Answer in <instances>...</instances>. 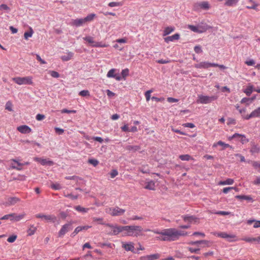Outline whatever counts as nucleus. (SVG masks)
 I'll list each match as a JSON object with an SVG mask.
<instances>
[{"label": "nucleus", "mask_w": 260, "mask_h": 260, "mask_svg": "<svg viewBox=\"0 0 260 260\" xmlns=\"http://www.w3.org/2000/svg\"><path fill=\"white\" fill-rule=\"evenodd\" d=\"M124 230L123 236L137 237L141 235L143 229L139 225H126L124 226Z\"/></svg>", "instance_id": "f257e3e1"}, {"label": "nucleus", "mask_w": 260, "mask_h": 260, "mask_svg": "<svg viewBox=\"0 0 260 260\" xmlns=\"http://www.w3.org/2000/svg\"><path fill=\"white\" fill-rule=\"evenodd\" d=\"M218 96L217 95L211 96L204 95L203 94H198L197 103L201 104H208L216 100Z\"/></svg>", "instance_id": "f03ea898"}, {"label": "nucleus", "mask_w": 260, "mask_h": 260, "mask_svg": "<svg viewBox=\"0 0 260 260\" xmlns=\"http://www.w3.org/2000/svg\"><path fill=\"white\" fill-rule=\"evenodd\" d=\"M187 233L182 231H178L175 228H170L169 241H174L179 239L180 236L187 235Z\"/></svg>", "instance_id": "7ed1b4c3"}, {"label": "nucleus", "mask_w": 260, "mask_h": 260, "mask_svg": "<svg viewBox=\"0 0 260 260\" xmlns=\"http://www.w3.org/2000/svg\"><path fill=\"white\" fill-rule=\"evenodd\" d=\"M32 77L26 76L24 77H17L12 78V80L18 85H32L33 82Z\"/></svg>", "instance_id": "20e7f679"}, {"label": "nucleus", "mask_w": 260, "mask_h": 260, "mask_svg": "<svg viewBox=\"0 0 260 260\" xmlns=\"http://www.w3.org/2000/svg\"><path fill=\"white\" fill-rule=\"evenodd\" d=\"M106 226L113 229L111 232L108 233V234L109 235L116 236L121 232H124V226H119L112 223H107Z\"/></svg>", "instance_id": "39448f33"}, {"label": "nucleus", "mask_w": 260, "mask_h": 260, "mask_svg": "<svg viewBox=\"0 0 260 260\" xmlns=\"http://www.w3.org/2000/svg\"><path fill=\"white\" fill-rule=\"evenodd\" d=\"M36 218L44 219L48 222L52 223L57 222V224H59V220L57 219V217L54 215H44L43 214H37L35 215Z\"/></svg>", "instance_id": "423d86ee"}, {"label": "nucleus", "mask_w": 260, "mask_h": 260, "mask_svg": "<svg viewBox=\"0 0 260 260\" xmlns=\"http://www.w3.org/2000/svg\"><path fill=\"white\" fill-rule=\"evenodd\" d=\"M72 221L68 222L63 225L58 233V237L61 238L69 231L73 229Z\"/></svg>", "instance_id": "0eeeda50"}, {"label": "nucleus", "mask_w": 260, "mask_h": 260, "mask_svg": "<svg viewBox=\"0 0 260 260\" xmlns=\"http://www.w3.org/2000/svg\"><path fill=\"white\" fill-rule=\"evenodd\" d=\"M152 232L156 234L161 235L164 236L163 237L161 238V240L164 241H169V240H166L169 239L170 236V228L166 229L160 231L158 229H155L154 230H152Z\"/></svg>", "instance_id": "6e6552de"}, {"label": "nucleus", "mask_w": 260, "mask_h": 260, "mask_svg": "<svg viewBox=\"0 0 260 260\" xmlns=\"http://www.w3.org/2000/svg\"><path fill=\"white\" fill-rule=\"evenodd\" d=\"M193 8L196 11L201 9L207 10L210 8V5L208 2H198L194 4Z\"/></svg>", "instance_id": "1a4fd4ad"}, {"label": "nucleus", "mask_w": 260, "mask_h": 260, "mask_svg": "<svg viewBox=\"0 0 260 260\" xmlns=\"http://www.w3.org/2000/svg\"><path fill=\"white\" fill-rule=\"evenodd\" d=\"M109 211V214L112 216H121L123 215L125 212V209L120 208L118 206L110 208Z\"/></svg>", "instance_id": "9d476101"}, {"label": "nucleus", "mask_w": 260, "mask_h": 260, "mask_svg": "<svg viewBox=\"0 0 260 260\" xmlns=\"http://www.w3.org/2000/svg\"><path fill=\"white\" fill-rule=\"evenodd\" d=\"M217 65L215 63H211L208 61H202L199 63H196L194 64V68L197 69H207L210 67H214Z\"/></svg>", "instance_id": "9b49d317"}, {"label": "nucleus", "mask_w": 260, "mask_h": 260, "mask_svg": "<svg viewBox=\"0 0 260 260\" xmlns=\"http://www.w3.org/2000/svg\"><path fill=\"white\" fill-rule=\"evenodd\" d=\"M214 235L220 238L226 239L229 242L233 241L234 240H232L231 239L236 238L235 235L228 234V233H226L225 232L214 233Z\"/></svg>", "instance_id": "f8f14e48"}, {"label": "nucleus", "mask_w": 260, "mask_h": 260, "mask_svg": "<svg viewBox=\"0 0 260 260\" xmlns=\"http://www.w3.org/2000/svg\"><path fill=\"white\" fill-rule=\"evenodd\" d=\"M235 137H239V140L241 142L242 144H246L249 142V139L246 138V136L244 134H240L239 133H235L231 136L229 137V140H231L235 138Z\"/></svg>", "instance_id": "ddd939ff"}, {"label": "nucleus", "mask_w": 260, "mask_h": 260, "mask_svg": "<svg viewBox=\"0 0 260 260\" xmlns=\"http://www.w3.org/2000/svg\"><path fill=\"white\" fill-rule=\"evenodd\" d=\"M34 160L39 162L42 166H52L54 165V162L49 159L41 157H35Z\"/></svg>", "instance_id": "4468645a"}, {"label": "nucleus", "mask_w": 260, "mask_h": 260, "mask_svg": "<svg viewBox=\"0 0 260 260\" xmlns=\"http://www.w3.org/2000/svg\"><path fill=\"white\" fill-rule=\"evenodd\" d=\"M188 28L190 29L191 31L198 33L203 32L204 31H206L208 28L207 25H206V27L203 28L202 27H198L193 25H189Z\"/></svg>", "instance_id": "2eb2a0df"}, {"label": "nucleus", "mask_w": 260, "mask_h": 260, "mask_svg": "<svg viewBox=\"0 0 260 260\" xmlns=\"http://www.w3.org/2000/svg\"><path fill=\"white\" fill-rule=\"evenodd\" d=\"M90 228L91 226L89 225L78 226L75 229L74 232L71 233V237H74L77 234H78V233H80V232H81L83 230H87Z\"/></svg>", "instance_id": "dca6fc26"}, {"label": "nucleus", "mask_w": 260, "mask_h": 260, "mask_svg": "<svg viewBox=\"0 0 260 260\" xmlns=\"http://www.w3.org/2000/svg\"><path fill=\"white\" fill-rule=\"evenodd\" d=\"M17 130L22 134H29L31 132V129L26 125H22L17 127Z\"/></svg>", "instance_id": "f3484780"}, {"label": "nucleus", "mask_w": 260, "mask_h": 260, "mask_svg": "<svg viewBox=\"0 0 260 260\" xmlns=\"http://www.w3.org/2000/svg\"><path fill=\"white\" fill-rule=\"evenodd\" d=\"M180 38V34L176 33L171 36H168L164 38L165 42L169 43L170 42H173L175 40H178Z\"/></svg>", "instance_id": "a211bd4d"}, {"label": "nucleus", "mask_w": 260, "mask_h": 260, "mask_svg": "<svg viewBox=\"0 0 260 260\" xmlns=\"http://www.w3.org/2000/svg\"><path fill=\"white\" fill-rule=\"evenodd\" d=\"M211 243L210 241L202 240H198L195 241H190L188 242V244L191 245H198L201 244H205L206 245L207 247H209L210 246V244Z\"/></svg>", "instance_id": "6ab92c4d"}, {"label": "nucleus", "mask_w": 260, "mask_h": 260, "mask_svg": "<svg viewBox=\"0 0 260 260\" xmlns=\"http://www.w3.org/2000/svg\"><path fill=\"white\" fill-rule=\"evenodd\" d=\"M256 96L257 94H254L251 98H243L240 102L241 104H246L247 105H249L256 99Z\"/></svg>", "instance_id": "aec40b11"}, {"label": "nucleus", "mask_w": 260, "mask_h": 260, "mask_svg": "<svg viewBox=\"0 0 260 260\" xmlns=\"http://www.w3.org/2000/svg\"><path fill=\"white\" fill-rule=\"evenodd\" d=\"M123 247L126 251H130L134 253H138V252L135 250V247L133 243H132L123 244Z\"/></svg>", "instance_id": "412c9836"}, {"label": "nucleus", "mask_w": 260, "mask_h": 260, "mask_svg": "<svg viewBox=\"0 0 260 260\" xmlns=\"http://www.w3.org/2000/svg\"><path fill=\"white\" fill-rule=\"evenodd\" d=\"M255 88H254L253 85L249 84L247 87L243 90V92L246 94L247 96H250L253 91H254Z\"/></svg>", "instance_id": "4be33fe9"}, {"label": "nucleus", "mask_w": 260, "mask_h": 260, "mask_svg": "<svg viewBox=\"0 0 260 260\" xmlns=\"http://www.w3.org/2000/svg\"><path fill=\"white\" fill-rule=\"evenodd\" d=\"M250 152L251 154L258 153L260 151V147L257 144L251 143Z\"/></svg>", "instance_id": "5701e85b"}, {"label": "nucleus", "mask_w": 260, "mask_h": 260, "mask_svg": "<svg viewBox=\"0 0 260 260\" xmlns=\"http://www.w3.org/2000/svg\"><path fill=\"white\" fill-rule=\"evenodd\" d=\"M182 218L185 222H188L189 223H191L193 221L196 222L197 219L196 216L188 215H183Z\"/></svg>", "instance_id": "b1692460"}, {"label": "nucleus", "mask_w": 260, "mask_h": 260, "mask_svg": "<svg viewBox=\"0 0 260 260\" xmlns=\"http://www.w3.org/2000/svg\"><path fill=\"white\" fill-rule=\"evenodd\" d=\"M126 150L132 152H136L141 149V147L139 145H127L125 147Z\"/></svg>", "instance_id": "393cba45"}, {"label": "nucleus", "mask_w": 260, "mask_h": 260, "mask_svg": "<svg viewBox=\"0 0 260 260\" xmlns=\"http://www.w3.org/2000/svg\"><path fill=\"white\" fill-rule=\"evenodd\" d=\"M235 198L239 200H245L251 203L253 202V200L251 196L237 195L235 196Z\"/></svg>", "instance_id": "a878e982"}, {"label": "nucleus", "mask_w": 260, "mask_h": 260, "mask_svg": "<svg viewBox=\"0 0 260 260\" xmlns=\"http://www.w3.org/2000/svg\"><path fill=\"white\" fill-rule=\"evenodd\" d=\"M144 188L148 190H154L155 189V182L153 180H150L146 182V184Z\"/></svg>", "instance_id": "bb28decb"}, {"label": "nucleus", "mask_w": 260, "mask_h": 260, "mask_svg": "<svg viewBox=\"0 0 260 260\" xmlns=\"http://www.w3.org/2000/svg\"><path fill=\"white\" fill-rule=\"evenodd\" d=\"M217 145H220V146H223V148H222L223 150L225 149L226 148H232V146L230 145L229 144L225 143L224 142H223L221 141H219L217 143H214L213 145V147H215Z\"/></svg>", "instance_id": "cd10ccee"}, {"label": "nucleus", "mask_w": 260, "mask_h": 260, "mask_svg": "<svg viewBox=\"0 0 260 260\" xmlns=\"http://www.w3.org/2000/svg\"><path fill=\"white\" fill-rule=\"evenodd\" d=\"M20 201V199L17 197H10L8 199L7 204L9 206L13 205L18 202Z\"/></svg>", "instance_id": "c85d7f7f"}, {"label": "nucleus", "mask_w": 260, "mask_h": 260, "mask_svg": "<svg viewBox=\"0 0 260 260\" xmlns=\"http://www.w3.org/2000/svg\"><path fill=\"white\" fill-rule=\"evenodd\" d=\"M85 23V21L84 18L76 19L74 20L73 25L76 27H79L83 25Z\"/></svg>", "instance_id": "c756f323"}, {"label": "nucleus", "mask_w": 260, "mask_h": 260, "mask_svg": "<svg viewBox=\"0 0 260 260\" xmlns=\"http://www.w3.org/2000/svg\"><path fill=\"white\" fill-rule=\"evenodd\" d=\"M12 160L16 164V165H14V164L12 165V168L13 169H16L17 170H22V166H23L22 164L19 162V161H18L16 159H12Z\"/></svg>", "instance_id": "7c9ffc66"}, {"label": "nucleus", "mask_w": 260, "mask_h": 260, "mask_svg": "<svg viewBox=\"0 0 260 260\" xmlns=\"http://www.w3.org/2000/svg\"><path fill=\"white\" fill-rule=\"evenodd\" d=\"M74 53L71 52H68L66 55L61 56V59L62 61H67L70 60L73 56Z\"/></svg>", "instance_id": "2f4dec72"}, {"label": "nucleus", "mask_w": 260, "mask_h": 260, "mask_svg": "<svg viewBox=\"0 0 260 260\" xmlns=\"http://www.w3.org/2000/svg\"><path fill=\"white\" fill-rule=\"evenodd\" d=\"M92 219L93 222H97V223L99 224L104 225L106 226V224L108 223H105V222H104V218L102 217H92Z\"/></svg>", "instance_id": "473e14b6"}, {"label": "nucleus", "mask_w": 260, "mask_h": 260, "mask_svg": "<svg viewBox=\"0 0 260 260\" xmlns=\"http://www.w3.org/2000/svg\"><path fill=\"white\" fill-rule=\"evenodd\" d=\"M174 30L175 27L174 26H168L165 28L163 31V36H166L174 31Z\"/></svg>", "instance_id": "72a5a7b5"}, {"label": "nucleus", "mask_w": 260, "mask_h": 260, "mask_svg": "<svg viewBox=\"0 0 260 260\" xmlns=\"http://www.w3.org/2000/svg\"><path fill=\"white\" fill-rule=\"evenodd\" d=\"M74 209H75L77 211L83 213H86L89 210L88 208L83 207L80 205L74 206Z\"/></svg>", "instance_id": "f704fd0d"}, {"label": "nucleus", "mask_w": 260, "mask_h": 260, "mask_svg": "<svg viewBox=\"0 0 260 260\" xmlns=\"http://www.w3.org/2000/svg\"><path fill=\"white\" fill-rule=\"evenodd\" d=\"M234 180L232 178H228L224 181H220L219 183V185H232L234 183Z\"/></svg>", "instance_id": "c9c22d12"}, {"label": "nucleus", "mask_w": 260, "mask_h": 260, "mask_svg": "<svg viewBox=\"0 0 260 260\" xmlns=\"http://www.w3.org/2000/svg\"><path fill=\"white\" fill-rule=\"evenodd\" d=\"M179 158L183 161H189L193 160V158L189 154H182L179 156Z\"/></svg>", "instance_id": "e433bc0d"}, {"label": "nucleus", "mask_w": 260, "mask_h": 260, "mask_svg": "<svg viewBox=\"0 0 260 260\" xmlns=\"http://www.w3.org/2000/svg\"><path fill=\"white\" fill-rule=\"evenodd\" d=\"M250 116H252V118L260 117V107L253 110L250 113Z\"/></svg>", "instance_id": "4c0bfd02"}, {"label": "nucleus", "mask_w": 260, "mask_h": 260, "mask_svg": "<svg viewBox=\"0 0 260 260\" xmlns=\"http://www.w3.org/2000/svg\"><path fill=\"white\" fill-rule=\"evenodd\" d=\"M253 222H254V224L253 225V228H258L260 227V220H256L254 219H253V220L250 219V220H248L247 222V224H251Z\"/></svg>", "instance_id": "58836bf2"}, {"label": "nucleus", "mask_w": 260, "mask_h": 260, "mask_svg": "<svg viewBox=\"0 0 260 260\" xmlns=\"http://www.w3.org/2000/svg\"><path fill=\"white\" fill-rule=\"evenodd\" d=\"M14 214V216H13V218H11V220H14L16 221H18L20 220H21L23 217L24 215V214H19L17 215L15 213H13Z\"/></svg>", "instance_id": "ea45409f"}, {"label": "nucleus", "mask_w": 260, "mask_h": 260, "mask_svg": "<svg viewBox=\"0 0 260 260\" xmlns=\"http://www.w3.org/2000/svg\"><path fill=\"white\" fill-rule=\"evenodd\" d=\"M239 0H227L225 3V5L232 7L237 5Z\"/></svg>", "instance_id": "a19ab883"}, {"label": "nucleus", "mask_w": 260, "mask_h": 260, "mask_svg": "<svg viewBox=\"0 0 260 260\" xmlns=\"http://www.w3.org/2000/svg\"><path fill=\"white\" fill-rule=\"evenodd\" d=\"M95 14L93 13H91L88 14L87 16H86L85 18H84V19L86 22H90L91 21L93 18L95 17Z\"/></svg>", "instance_id": "79ce46f5"}, {"label": "nucleus", "mask_w": 260, "mask_h": 260, "mask_svg": "<svg viewBox=\"0 0 260 260\" xmlns=\"http://www.w3.org/2000/svg\"><path fill=\"white\" fill-rule=\"evenodd\" d=\"M116 71V69H112L111 70H110L107 74V77L108 78H113L115 77V75L116 74L115 73Z\"/></svg>", "instance_id": "37998d69"}, {"label": "nucleus", "mask_w": 260, "mask_h": 260, "mask_svg": "<svg viewBox=\"0 0 260 260\" xmlns=\"http://www.w3.org/2000/svg\"><path fill=\"white\" fill-rule=\"evenodd\" d=\"M33 30L31 28H30V30L28 31H26L24 34V37L25 39L27 40L28 38H30L32 37L33 34Z\"/></svg>", "instance_id": "c03bdc74"}, {"label": "nucleus", "mask_w": 260, "mask_h": 260, "mask_svg": "<svg viewBox=\"0 0 260 260\" xmlns=\"http://www.w3.org/2000/svg\"><path fill=\"white\" fill-rule=\"evenodd\" d=\"M83 40L86 42H87L88 43L91 44V45L93 44H94L95 42L93 40V37L91 36H86L84 38H83Z\"/></svg>", "instance_id": "a18cd8bd"}, {"label": "nucleus", "mask_w": 260, "mask_h": 260, "mask_svg": "<svg viewBox=\"0 0 260 260\" xmlns=\"http://www.w3.org/2000/svg\"><path fill=\"white\" fill-rule=\"evenodd\" d=\"M232 189H235V190H236L237 191H238V188H237L236 187H224L223 188V190H222V192L226 194V193H228V192L230 190H232Z\"/></svg>", "instance_id": "49530a36"}, {"label": "nucleus", "mask_w": 260, "mask_h": 260, "mask_svg": "<svg viewBox=\"0 0 260 260\" xmlns=\"http://www.w3.org/2000/svg\"><path fill=\"white\" fill-rule=\"evenodd\" d=\"M51 188L53 189L58 190L61 189V186L59 183H53L51 185Z\"/></svg>", "instance_id": "de8ad7c7"}, {"label": "nucleus", "mask_w": 260, "mask_h": 260, "mask_svg": "<svg viewBox=\"0 0 260 260\" xmlns=\"http://www.w3.org/2000/svg\"><path fill=\"white\" fill-rule=\"evenodd\" d=\"M79 95L81 96L85 97L87 96H89L90 93L89 91L88 90H83L79 92Z\"/></svg>", "instance_id": "09e8293b"}, {"label": "nucleus", "mask_w": 260, "mask_h": 260, "mask_svg": "<svg viewBox=\"0 0 260 260\" xmlns=\"http://www.w3.org/2000/svg\"><path fill=\"white\" fill-rule=\"evenodd\" d=\"M242 240L247 242H252L254 241L257 242V238L245 237L242 238Z\"/></svg>", "instance_id": "8fccbe9b"}, {"label": "nucleus", "mask_w": 260, "mask_h": 260, "mask_svg": "<svg viewBox=\"0 0 260 260\" xmlns=\"http://www.w3.org/2000/svg\"><path fill=\"white\" fill-rule=\"evenodd\" d=\"M189 251H190L191 253H197L199 254L200 251V249L198 248H194L192 247H188L187 248Z\"/></svg>", "instance_id": "3c124183"}, {"label": "nucleus", "mask_w": 260, "mask_h": 260, "mask_svg": "<svg viewBox=\"0 0 260 260\" xmlns=\"http://www.w3.org/2000/svg\"><path fill=\"white\" fill-rule=\"evenodd\" d=\"M149 260H155L159 258L160 255L158 253L148 255Z\"/></svg>", "instance_id": "603ef678"}, {"label": "nucleus", "mask_w": 260, "mask_h": 260, "mask_svg": "<svg viewBox=\"0 0 260 260\" xmlns=\"http://www.w3.org/2000/svg\"><path fill=\"white\" fill-rule=\"evenodd\" d=\"M88 162L92 165L94 167H96L99 163V161L94 158L89 159Z\"/></svg>", "instance_id": "864d4df0"}, {"label": "nucleus", "mask_w": 260, "mask_h": 260, "mask_svg": "<svg viewBox=\"0 0 260 260\" xmlns=\"http://www.w3.org/2000/svg\"><path fill=\"white\" fill-rule=\"evenodd\" d=\"M5 109L9 111H13L12 104L11 102L8 101L6 103L5 105Z\"/></svg>", "instance_id": "5fc2aeb1"}, {"label": "nucleus", "mask_w": 260, "mask_h": 260, "mask_svg": "<svg viewBox=\"0 0 260 260\" xmlns=\"http://www.w3.org/2000/svg\"><path fill=\"white\" fill-rule=\"evenodd\" d=\"M251 162L252 166L255 169H260V164L258 161H250L249 160L248 162Z\"/></svg>", "instance_id": "6e6d98bb"}, {"label": "nucleus", "mask_w": 260, "mask_h": 260, "mask_svg": "<svg viewBox=\"0 0 260 260\" xmlns=\"http://www.w3.org/2000/svg\"><path fill=\"white\" fill-rule=\"evenodd\" d=\"M129 74V70L128 69H125L122 70L121 72V75L123 78H125L126 76L128 75Z\"/></svg>", "instance_id": "4d7b16f0"}, {"label": "nucleus", "mask_w": 260, "mask_h": 260, "mask_svg": "<svg viewBox=\"0 0 260 260\" xmlns=\"http://www.w3.org/2000/svg\"><path fill=\"white\" fill-rule=\"evenodd\" d=\"M118 174V172L116 169H113L110 173V177L111 178H115Z\"/></svg>", "instance_id": "13d9d810"}, {"label": "nucleus", "mask_w": 260, "mask_h": 260, "mask_svg": "<svg viewBox=\"0 0 260 260\" xmlns=\"http://www.w3.org/2000/svg\"><path fill=\"white\" fill-rule=\"evenodd\" d=\"M258 6V4L255 2H253V4L251 6H247L246 8L248 9H253L255 10H257V7Z\"/></svg>", "instance_id": "bf43d9fd"}, {"label": "nucleus", "mask_w": 260, "mask_h": 260, "mask_svg": "<svg viewBox=\"0 0 260 260\" xmlns=\"http://www.w3.org/2000/svg\"><path fill=\"white\" fill-rule=\"evenodd\" d=\"M236 124V121L234 118H231V117H229L228 118V119H227V124L228 125H231V124L235 125Z\"/></svg>", "instance_id": "052dcab7"}, {"label": "nucleus", "mask_w": 260, "mask_h": 260, "mask_svg": "<svg viewBox=\"0 0 260 260\" xmlns=\"http://www.w3.org/2000/svg\"><path fill=\"white\" fill-rule=\"evenodd\" d=\"M17 239V236L12 235L10 236L7 239V241L9 243H13Z\"/></svg>", "instance_id": "680f3d73"}, {"label": "nucleus", "mask_w": 260, "mask_h": 260, "mask_svg": "<svg viewBox=\"0 0 260 260\" xmlns=\"http://www.w3.org/2000/svg\"><path fill=\"white\" fill-rule=\"evenodd\" d=\"M64 196L67 198H69L73 200H75L78 199V195H73L72 193H69L67 194H65Z\"/></svg>", "instance_id": "e2e57ef3"}, {"label": "nucleus", "mask_w": 260, "mask_h": 260, "mask_svg": "<svg viewBox=\"0 0 260 260\" xmlns=\"http://www.w3.org/2000/svg\"><path fill=\"white\" fill-rule=\"evenodd\" d=\"M120 2H112L109 3L108 6L110 7H118L121 6Z\"/></svg>", "instance_id": "0e129e2a"}, {"label": "nucleus", "mask_w": 260, "mask_h": 260, "mask_svg": "<svg viewBox=\"0 0 260 260\" xmlns=\"http://www.w3.org/2000/svg\"><path fill=\"white\" fill-rule=\"evenodd\" d=\"M194 51L197 54L202 52V47L200 45H197L194 47Z\"/></svg>", "instance_id": "69168bd1"}, {"label": "nucleus", "mask_w": 260, "mask_h": 260, "mask_svg": "<svg viewBox=\"0 0 260 260\" xmlns=\"http://www.w3.org/2000/svg\"><path fill=\"white\" fill-rule=\"evenodd\" d=\"M152 92V90H149L145 92V96L147 101H149L151 98L150 94Z\"/></svg>", "instance_id": "338daca9"}, {"label": "nucleus", "mask_w": 260, "mask_h": 260, "mask_svg": "<svg viewBox=\"0 0 260 260\" xmlns=\"http://www.w3.org/2000/svg\"><path fill=\"white\" fill-rule=\"evenodd\" d=\"M36 230V228L35 227H34L33 226H32V228H29L27 230L28 235L31 236L34 235L35 233Z\"/></svg>", "instance_id": "774afa93"}]
</instances>
